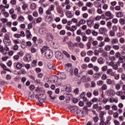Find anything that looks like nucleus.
Segmentation results:
<instances>
[{
  "mask_svg": "<svg viewBox=\"0 0 125 125\" xmlns=\"http://www.w3.org/2000/svg\"><path fill=\"white\" fill-rule=\"evenodd\" d=\"M45 55L48 59L49 58H51L52 56H53V53L52 51L50 49L46 50L45 53Z\"/></svg>",
  "mask_w": 125,
  "mask_h": 125,
  "instance_id": "1",
  "label": "nucleus"
},
{
  "mask_svg": "<svg viewBox=\"0 0 125 125\" xmlns=\"http://www.w3.org/2000/svg\"><path fill=\"white\" fill-rule=\"evenodd\" d=\"M78 108L77 106H73V105H70L68 107H67L66 110L69 112V110L70 111V112H76L78 110Z\"/></svg>",
  "mask_w": 125,
  "mask_h": 125,
  "instance_id": "2",
  "label": "nucleus"
},
{
  "mask_svg": "<svg viewBox=\"0 0 125 125\" xmlns=\"http://www.w3.org/2000/svg\"><path fill=\"white\" fill-rule=\"evenodd\" d=\"M55 57L58 60H62L63 59V54L59 51H57L55 53Z\"/></svg>",
  "mask_w": 125,
  "mask_h": 125,
  "instance_id": "3",
  "label": "nucleus"
},
{
  "mask_svg": "<svg viewBox=\"0 0 125 125\" xmlns=\"http://www.w3.org/2000/svg\"><path fill=\"white\" fill-rule=\"evenodd\" d=\"M40 98L39 99V101L40 103L42 104L45 102V96L43 94H40Z\"/></svg>",
  "mask_w": 125,
  "mask_h": 125,
  "instance_id": "4",
  "label": "nucleus"
},
{
  "mask_svg": "<svg viewBox=\"0 0 125 125\" xmlns=\"http://www.w3.org/2000/svg\"><path fill=\"white\" fill-rule=\"evenodd\" d=\"M77 115L81 117V118H83V117L85 116V115L84 114V112L81 109H79V108H77Z\"/></svg>",
  "mask_w": 125,
  "mask_h": 125,
  "instance_id": "5",
  "label": "nucleus"
},
{
  "mask_svg": "<svg viewBox=\"0 0 125 125\" xmlns=\"http://www.w3.org/2000/svg\"><path fill=\"white\" fill-rule=\"evenodd\" d=\"M57 80H58V77L55 75H52L50 76L49 79V81L51 83H55ZM57 82L58 81H57Z\"/></svg>",
  "mask_w": 125,
  "mask_h": 125,
  "instance_id": "6",
  "label": "nucleus"
},
{
  "mask_svg": "<svg viewBox=\"0 0 125 125\" xmlns=\"http://www.w3.org/2000/svg\"><path fill=\"white\" fill-rule=\"evenodd\" d=\"M26 36L27 40H31V39H32L33 36L32 35V34H31V32L30 31V30H28V29L26 30Z\"/></svg>",
  "mask_w": 125,
  "mask_h": 125,
  "instance_id": "7",
  "label": "nucleus"
},
{
  "mask_svg": "<svg viewBox=\"0 0 125 125\" xmlns=\"http://www.w3.org/2000/svg\"><path fill=\"white\" fill-rule=\"evenodd\" d=\"M57 11L58 13L62 14V17L64 16V10H63V8H62L61 7H59L57 8Z\"/></svg>",
  "mask_w": 125,
  "mask_h": 125,
  "instance_id": "8",
  "label": "nucleus"
},
{
  "mask_svg": "<svg viewBox=\"0 0 125 125\" xmlns=\"http://www.w3.org/2000/svg\"><path fill=\"white\" fill-rule=\"evenodd\" d=\"M99 32L101 35H103V34H106L107 29H106V28L105 27H101L99 29Z\"/></svg>",
  "mask_w": 125,
  "mask_h": 125,
  "instance_id": "9",
  "label": "nucleus"
},
{
  "mask_svg": "<svg viewBox=\"0 0 125 125\" xmlns=\"http://www.w3.org/2000/svg\"><path fill=\"white\" fill-rule=\"evenodd\" d=\"M105 15L109 18L108 19H112V18H114V15L112 14L110 11L105 12Z\"/></svg>",
  "mask_w": 125,
  "mask_h": 125,
  "instance_id": "10",
  "label": "nucleus"
},
{
  "mask_svg": "<svg viewBox=\"0 0 125 125\" xmlns=\"http://www.w3.org/2000/svg\"><path fill=\"white\" fill-rule=\"evenodd\" d=\"M46 38V40L49 42L51 40H53V35L52 34L47 33Z\"/></svg>",
  "mask_w": 125,
  "mask_h": 125,
  "instance_id": "11",
  "label": "nucleus"
},
{
  "mask_svg": "<svg viewBox=\"0 0 125 125\" xmlns=\"http://www.w3.org/2000/svg\"><path fill=\"white\" fill-rule=\"evenodd\" d=\"M85 23V20L83 19V20H81L78 23H77L76 24V26H77V27H80L81 26V25H83Z\"/></svg>",
  "mask_w": 125,
  "mask_h": 125,
  "instance_id": "12",
  "label": "nucleus"
},
{
  "mask_svg": "<svg viewBox=\"0 0 125 125\" xmlns=\"http://www.w3.org/2000/svg\"><path fill=\"white\" fill-rule=\"evenodd\" d=\"M107 94L108 95H109V96H114V95L115 94V91L114 90H108L107 91Z\"/></svg>",
  "mask_w": 125,
  "mask_h": 125,
  "instance_id": "13",
  "label": "nucleus"
},
{
  "mask_svg": "<svg viewBox=\"0 0 125 125\" xmlns=\"http://www.w3.org/2000/svg\"><path fill=\"white\" fill-rule=\"evenodd\" d=\"M87 24L88 26L91 27L94 25V22H93V21L89 19L87 21Z\"/></svg>",
  "mask_w": 125,
  "mask_h": 125,
  "instance_id": "14",
  "label": "nucleus"
},
{
  "mask_svg": "<svg viewBox=\"0 0 125 125\" xmlns=\"http://www.w3.org/2000/svg\"><path fill=\"white\" fill-rule=\"evenodd\" d=\"M103 74V72H100L99 73H95L93 75V78H100L101 77V75Z\"/></svg>",
  "mask_w": 125,
  "mask_h": 125,
  "instance_id": "15",
  "label": "nucleus"
},
{
  "mask_svg": "<svg viewBox=\"0 0 125 125\" xmlns=\"http://www.w3.org/2000/svg\"><path fill=\"white\" fill-rule=\"evenodd\" d=\"M16 68H17L18 70H20V69H21L22 67H23V64L20 62H17L16 64Z\"/></svg>",
  "mask_w": 125,
  "mask_h": 125,
  "instance_id": "16",
  "label": "nucleus"
},
{
  "mask_svg": "<svg viewBox=\"0 0 125 125\" xmlns=\"http://www.w3.org/2000/svg\"><path fill=\"white\" fill-rule=\"evenodd\" d=\"M31 58L32 57H31V55H28L26 57L24 58L25 61H26L27 62H30Z\"/></svg>",
  "mask_w": 125,
  "mask_h": 125,
  "instance_id": "17",
  "label": "nucleus"
},
{
  "mask_svg": "<svg viewBox=\"0 0 125 125\" xmlns=\"http://www.w3.org/2000/svg\"><path fill=\"white\" fill-rule=\"evenodd\" d=\"M116 14L117 17H118V18L123 17V16H124V13L122 12H117L116 13Z\"/></svg>",
  "mask_w": 125,
  "mask_h": 125,
  "instance_id": "18",
  "label": "nucleus"
},
{
  "mask_svg": "<svg viewBox=\"0 0 125 125\" xmlns=\"http://www.w3.org/2000/svg\"><path fill=\"white\" fill-rule=\"evenodd\" d=\"M109 101L110 103H114V102L117 103L119 101V100H118V99H116L114 98H110V99H109Z\"/></svg>",
  "mask_w": 125,
  "mask_h": 125,
  "instance_id": "19",
  "label": "nucleus"
},
{
  "mask_svg": "<svg viewBox=\"0 0 125 125\" xmlns=\"http://www.w3.org/2000/svg\"><path fill=\"white\" fill-rule=\"evenodd\" d=\"M47 46H43L42 48L41 49V51L42 53H44L45 51L48 50Z\"/></svg>",
  "mask_w": 125,
  "mask_h": 125,
  "instance_id": "20",
  "label": "nucleus"
},
{
  "mask_svg": "<svg viewBox=\"0 0 125 125\" xmlns=\"http://www.w3.org/2000/svg\"><path fill=\"white\" fill-rule=\"evenodd\" d=\"M111 44L114 45V44H116V43H118L119 42V41L117 39H113L111 41Z\"/></svg>",
  "mask_w": 125,
  "mask_h": 125,
  "instance_id": "21",
  "label": "nucleus"
},
{
  "mask_svg": "<svg viewBox=\"0 0 125 125\" xmlns=\"http://www.w3.org/2000/svg\"><path fill=\"white\" fill-rule=\"evenodd\" d=\"M98 63L99 64H100L101 65H102V64H104V60L103 58H99L98 60Z\"/></svg>",
  "mask_w": 125,
  "mask_h": 125,
  "instance_id": "22",
  "label": "nucleus"
},
{
  "mask_svg": "<svg viewBox=\"0 0 125 125\" xmlns=\"http://www.w3.org/2000/svg\"><path fill=\"white\" fill-rule=\"evenodd\" d=\"M66 15L68 18H72V12L71 11H67L66 12Z\"/></svg>",
  "mask_w": 125,
  "mask_h": 125,
  "instance_id": "23",
  "label": "nucleus"
},
{
  "mask_svg": "<svg viewBox=\"0 0 125 125\" xmlns=\"http://www.w3.org/2000/svg\"><path fill=\"white\" fill-rule=\"evenodd\" d=\"M30 8L31 9L34 10L35 8H37V4L35 3H32L30 4Z\"/></svg>",
  "mask_w": 125,
  "mask_h": 125,
  "instance_id": "24",
  "label": "nucleus"
},
{
  "mask_svg": "<svg viewBox=\"0 0 125 125\" xmlns=\"http://www.w3.org/2000/svg\"><path fill=\"white\" fill-rule=\"evenodd\" d=\"M60 78L62 80H65V79H66V74L64 72L61 73Z\"/></svg>",
  "mask_w": 125,
  "mask_h": 125,
  "instance_id": "25",
  "label": "nucleus"
},
{
  "mask_svg": "<svg viewBox=\"0 0 125 125\" xmlns=\"http://www.w3.org/2000/svg\"><path fill=\"white\" fill-rule=\"evenodd\" d=\"M35 97V95H34V94L30 93L28 94V98L29 99H30V100H33V99H34Z\"/></svg>",
  "mask_w": 125,
  "mask_h": 125,
  "instance_id": "26",
  "label": "nucleus"
},
{
  "mask_svg": "<svg viewBox=\"0 0 125 125\" xmlns=\"http://www.w3.org/2000/svg\"><path fill=\"white\" fill-rule=\"evenodd\" d=\"M5 7L3 6V5H0V9L1 10L2 13H3V12H4V11H5Z\"/></svg>",
  "mask_w": 125,
  "mask_h": 125,
  "instance_id": "27",
  "label": "nucleus"
},
{
  "mask_svg": "<svg viewBox=\"0 0 125 125\" xmlns=\"http://www.w3.org/2000/svg\"><path fill=\"white\" fill-rule=\"evenodd\" d=\"M76 33L77 35H78V36H80V35H81V36L85 35V33H82V31L80 29L77 31Z\"/></svg>",
  "mask_w": 125,
  "mask_h": 125,
  "instance_id": "28",
  "label": "nucleus"
},
{
  "mask_svg": "<svg viewBox=\"0 0 125 125\" xmlns=\"http://www.w3.org/2000/svg\"><path fill=\"white\" fill-rule=\"evenodd\" d=\"M112 48L115 50H119L120 49V46L118 45H112Z\"/></svg>",
  "mask_w": 125,
  "mask_h": 125,
  "instance_id": "29",
  "label": "nucleus"
},
{
  "mask_svg": "<svg viewBox=\"0 0 125 125\" xmlns=\"http://www.w3.org/2000/svg\"><path fill=\"white\" fill-rule=\"evenodd\" d=\"M86 5L88 7H92L93 6V3L91 2H88L86 3Z\"/></svg>",
  "mask_w": 125,
  "mask_h": 125,
  "instance_id": "30",
  "label": "nucleus"
},
{
  "mask_svg": "<svg viewBox=\"0 0 125 125\" xmlns=\"http://www.w3.org/2000/svg\"><path fill=\"white\" fill-rule=\"evenodd\" d=\"M62 52L63 54L66 56V57H68V58H70L71 57L70 54H69V53H68V52H67L66 51H63Z\"/></svg>",
  "mask_w": 125,
  "mask_h": 125,
  "instance_id": "31",
  "label": "nucleus"
},
{
  "mask_svg": "<svg viewBox=\"0 0 125 125\" xmlns=\"http://www.w3.org/2000/svg\"><path fill=\"white\" fill-rule=\"evenodd\" d=\"M48 68L49 69H52V70H55V67L53 66V65L50 63H49L48 64Z\"/></svg>",
  "mask_w": 125,
  "mask_h": 125,
  "instance_id": "32",
  "label": "nucleus"
},
{
  "mask_svg": "<svg viewBox=\"0 0 125 125\" xmlns=\"http://www.w3.org/2000/svg\"><path fill=\"white\" fill-rule=\"evenodd\" d=\"M111 46L110 45H106L105 47H104V49L106 50V51H109V50H111Z\"/></svg>",
  "mask_w": 125,
  "mask_h": 125,
  "instance_id": "33",
  "label": "nucleus"
},
{
  "mask_svg": "<svg viewBox=\"0 0 125 125\" xmlns=\"http://www.w3.org/2000/svg\"><path fill=\"white\" fill-rule=\"evenodd\" d=\"M31 51L32 53H35V52H37V49L35 48L34 46H32Z\"/></svg>",
  "mask_w": 125,
  "mask_h": 125,
  "instance_id": "34",
  "label": "nucleus"
},
{
  "mask_svg": "<svg viewBox=\"0 0 125 125\" xmlns=\"http://www.w3.org/2000/svg\"><path fill=\"white\" fill-rule=\"evenodd\" d=\"M109 34H110V36L111 37H114V36H115L116 33L113 30H111L110 32H109Z\"/></svg>",
  "mask_w": 125,
  "mask_h": 125,
  "instance_id": "35",
  "label": "nucleus"
},
{
  "mask_svg": "<svg viewBox=\"0 0 125 125\" xmlns=\"http://www.w3.org/2000/svg\"><path fill=\"white\" fill-rule=\"evenodd\" d=\"M119 22H120V24H121L122 25H125V20H124L123 19H120L119 20Z\"/></svg>",
  "mask_w": 125,
  "mask_h": 125,
  "instance_id": "36",
  "label": "nucleus"
},
{
  "mask_svg": "<svg viewBox=\"0 0 125 125\" xmlns=\"http://www.w3.org/2000/svg\"><path fill=\"white\" fill-rule=\"evenodd\" d=\"M85 97V92H83L81 93V94L80 96V98H81V99H83V97Z\"/></svg>",
  "mask_w": 125,
  "mask_h": 125,
  "instance_id": "37",
  "label": "nucleus"
},
{
  "mask_svg": "<svg viewBox=\"0 0 125 125\" xmlns=\"http://www.w3.org/2000/svg\"><path fill=\"white\" fill-rule=\"evenodd\" d=\"M54 8H55V5H51V6L50 7L49 10L50 11H53V10H54Z\"/></svg>",
  "mask_w": 125,
  "mask_h": 125,
  "instance_id": "38",
  "label": "nucleus"
},
{
  "mask_svg": "<svg viewBox=\"0 0 125 125\" xmlns=\"http://www.w3.org/2000/svg\"><path fill=\"white\" fill-rule=\"evenodd\" d=\"M115 88L117 90H119L120 88H121V85L119 83L116 84Z\"/></svg>",
  "mask_w": 125,
  "mask_h": 125,
  "instance_id": "39",
  "label": "nucleus"
},
{
  "mask_svg": "<svg viewBox=\"0 0 125 125\" xmlns=\"http://www.w3.org/2000/svg\"><path fill=\"white\" fill-rule=\"evenodd\" d=\"M87 55L89 56H92L93 55V52L91 50H89L87 52Z\"/></svg>",
  "mask_w": 125,
  "mask_h": 125,
  "instance_id": "40",
  "label": "nucleus"
},
{
  "mask_svg": "<svg viewBox=\"0 0 125 125\" xmlns=\"http://www.w3.org/2000/svg\"><path fill=\"white\" fill-rule=\"evenodd\" d=\"M0 65L1 67V68H2L3 70H4V71H5V70L6 69L7 67L3 63H0Z\"/></svg>",
  "mask_w": 125,
  "mask_h": 125,
  "instance_id": "41",
  "label": "nucleus"
},
{
  "mask_svg": "<svg viewBox=\"0 0 125 125\" xmlns=\"http://www.w3.org/2000/svg\"><path fill=\"white\" fill-rule=\"evenodd\" d=\"M107 69H108V67H107V66H104L102 68V70L103 71V72H106V71H107Z\"/></svg>",
  "mask_w": 125,
  "mask_h": 125,
  "instance_id": "42",
  "label": "nucleus"
},
{
  "mask_svg": "<svg viewBox=\"0 0 125 125\" xmlns=\"http://www.w3.org/2000/svg\"><path fill=\"white\" fill-rule=\"evenodd\" d=\"M99 120V118L97 116H95L93 118V120L95 122V123H97Z\"/></svg>",
  "mask_w": 125,
  "mask_h": 125,
  "instance_id": "43",
  "label": "nucleus"
},
{
  "mask_svg": "<svg viewBox=\"0 0 125 125\" xmlns=\"http://www.w3.org/2000/svg\"><path fill=\"white\" fill-rule=\"evenodd\" d=\"M107 85L104 84L102 87V90H106L107 89Z\"/></svg>",
  "mask_w": 125,
  "mask_h": 125,
  "instance_id": "44",
  "label": "nucleus"
},
{
  "mask_svg": "<svg viewBox=\"0 0 125 125\" xmlns=\"http://www.w3.org/2000/svg\"><path fill=\"white\" fill-rule=\"evenodd\" d=\"M39 12L41 14H42V13H43V8H42V7H40L39 9Z\"/></svg>",
  "mask_w": 125,
  "mask_h": 125,
  "instance_id": "45",
  "label": "nucleus"
},
{
  "mask_svg": "<svg viewBox=\"0 0 125 125\" xmlns=\"http://www.w3.org/2000/svg\"><path fill=\"white\" fill-rule=\"evenodd\" d=\"M27 7H28V4H24L22 6V8L23 10H26V8H27Z\"/></svg>",
  "mask_w": 125,
  "mask_h": 125,
  "instance_id": "46",
  "label": "nucleus"
},
{
  "mask_svg": "<svg viewBox=\"0 0 125 125\" xmlns=\"http://www.w3.org/2000/svg\"><path fill=\"white\" fill-rule=\"evenodd\" d=\"M106 25L108 28H111L112 27V22L111 21H108L106 23Z\"/></svg>",
  "mask_w": 125,
  "mask_h": 125,
  "instance_id": "47",
  "label": "nucleus"
},
{
  "mask_svg": "<svg viewBox=\"0 0 125 125\" xmlns=\"http://www.w3.org/2000/svg\"><path fill=\"white\" fill-rule=\"evenodd\" d=\"M112 72H113L112 69H108L106 71V74H107L108 75H110L112 73Z\"/></svg>",
  "mask_w": 125,
  "mask_h": 125,
  "instance_id": "48",
  "label": "nucleus"
},
{
  "mask_svg": "<svg viewBox=\"0 0 125 125\" xmlns=\"http://www.w3.org/2000/svg\"><path fill=\"white\" fill-rule=\"evenodd\" d=\"M86 35H90L91 34V30L90 29H87L85 31Z\"/></svg>",
  "mask_w": 125,
  "mask_h": 125,
  "instance_id": "49",
  "label": "nucleus"
},
{
  "mask_svg": "<svg viewBox=\"0 0 125 125\" xmlns=\"http://www.w3.org/2000/svg\"><path fill=\"white\" fill-rule=\"evenodd\" d=\"M101 79L103 80H107V75L106 74H103L102 76Z\"/></svg>",
  "mask_w": 125,
  "mask_h": 125,
  "instance_id": "50",
  "label": "nucleus"
},
{
  "mask_svg": "<svg viewBox=\"0 0 125 125\" xmlns=\"http://www.w3.org/2000/svg\"><path fill=\"white\" fill-rule=\"evenodd\" d=\"M18 48H19V46L18 45L15 44V45L13 47L14 50H18Z\"/></svg>",
  "mask_w": 125,
  "mask_h": 125,
  "instance_id": "51",
  "label": "nucleus"
},
{
  "mask_svg": "<svg viewBox=\"0 0 125 125\" xmlns=\"http://www.w3.org/2000/svg\"><path fill=\"white\" fill-rule=\"evenodd\" d=\"M2 14H4L5 17H8V16H9V14H8V12H3V13H2Z\"/></svg>",
  "mask_w": 125,
  "mask_h": 125,
  "instance_id": "52",
  "label": "nucleus"
},
{
  "mask_svg": "<svg viewBox=\"0 0 125 125\" xmlns=\"http://www.w3.org/2000/svg\"><path fill=\"white\" fill-rule=\"evenodd\" d=\"M84 61L87 63L90 61V59L88 57H85L84 59Z\"/></svg>",
  "mask_w": 125,
  "mask_h": 125,
  "instance_id": "53",
  "label": "nucleus"
},
{
  "mask_svg": "<svg viewBox=\"0 0 125 125\" xmlns=\"http://www.w3.org/2000/svg\"><path fill=\"white\" fill-rule=\"evenodd\" d=\"M82 69H84V70H86L87 68V64H83L82 66Z\"/></svg>",
  "mask_w": 125,
  "mask_h": 125,
  "instance_id": "54",
  "label": "nucleus"
},
{
  "mask_svg": "<svg viewBox=\"0 0 125 125\" xmlns=\"http://www.w3.org/2000/svg\"><path fill=\"white\" fill-rule=\"evenodd\" d=\"M19 21H21V22H23L24 20H25V19L23 17H20L19 18H18Z\"/></svg>",
  "mask_w": 125,
  "mask_h": 125,
  "instance_id": "55",
  "label": "nucleus"
},
{
  "mask_svg": "<svg viewBox=\"0 0 125 125\" xmlns=\"http://www.w3.org/2000/svg\"><path fill=\"white\" fill-rule=\"evenodd\" d=\"M87 39V37L84 35H83L82 41L83 42H86V40Z\"/></svg>",
  "mask_w": 125,
  "mask_h": 125,
  "instance_id": "56",
  "label": "nucleus"
},
{
  "mask_svg": "<svg viewBox=\"0 0 125 125\" xmlns=\"http://www.w3.org/2000/svg\"><path fill=\"white\" fill-rule=\"evenodd\" d=\"M99 107V106H98V104H93V109H98Z\"/></svg>",
  "mask_w": 125,
  "mask_h": 125,
  "instance_id": "57",
  "label": "nucleus"
},
{
  "mask_svg": "<svg viewBox=\"0 0 125 125\" xmlns=\"http://www.w3.org/2000/svg\"><path fill=\"white\" fill-rule=\"evenodd\" d=\"M28 19L29 20V21H33L34 18L31 15H28Z\"/></svg>",
  "mask_w": 125,
  "mask_h": 125,
  "instance_id": "58",
  "label": "nucleus"
},
{
  "mask_svg": "<svg viewBox=\"0 0 125 125\" xmlns=\"http://www.w3.org/2000/svg\"><path fill=\"white\" fill-rule=\"evenodd\" d=\"M106 83L107 84H112V80L110 79H107L106 80Z\"/></svg>",
  "mask_w": 125,
  "mask_h": 125,
  "instance_id": "59",
  "label": "nucleus"
},
{
  "mask_svg": "<svg viewBox=\"0 0 125 125\" xmlns=\"http://www.w3.org/2000/svg\"><path fill=\"white\" fill-rule=\"evenodd\" d=\"M14 37L15 38H17V39H20V38L21 37V36H20V34H15L14 35Z\"/></svg>",
  "mask_w": 125,
  "mask_h": 125,
  "instance_id": "60",
  "label": "nucleus"
},
{
  "mask_svg": "<svg viewBox=\"0 0 125 125\" xmlns=\"http://www.w3.org/2000/svg\"><path fill=\"white\" fill-rule=\"evenodd\" d=\"M3 46L1 45H0V52H2L3 54V51H4V50H3Z\"/></svg>",
  "mask_w": 125,
  "mask_h": 125,
  "instance_id": "61",
  "label": "nucleus"
},
{
  "mask_svg": "<svg viewBox=\"0 0 125 125\" xmlns=\"http://www.w3.org/2000/svg\"><path fill=\"white\" fill-rule=\"evenodd\" d=\"M60 35H62L64 36V35H65V34H66V31L64 30H62L60 32Z\"/></svg>",
  "mask_w": 125,
  "mask_h": 125,
  "instance_id": "62",
  "label": "nucleus"
},
{
  "mask_svg": "<svg viewBox=\"0 0 125 125\" xmlns=\"http://www.w3.org/2000/svg\"><path fill=\"white\" fill-rule=\"evenodd\" d=\"M74 93H75V94H78L79 92H80V90H79V88H77L74 89Z\"/></svg>",
  "mask_w": 125,
  "mask_h": 125,
  "instance_id": "63",
  "label": "nucleus"
},
{
  "mask_svg": "<svg viewBox=\"0 0 125 125\" xmlns=\"http://www.w3.org/2000/svg\"><path fill=\"white\" fill-rule=\"evenodd\" d=\"M94 29H99V24L95 23L94 25Z\"/></svg>",
  "mask_w": 125,
  "mask_h": 125,
  "instance_id": "64",
  "label": "nucleus"
}]
</instances>
